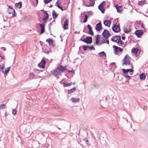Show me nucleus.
<instances>
[{
    "instance_id": "f257e3e1",
    "label": "nucleus",
    "mask_w": 148,
    "mask_h": 148,
    "mask_svg": "<svg viewBox=\"0 0 148 148\" xmlns=\"http://www.w3.org/2000/svg\"><path fill=\"white\" fill-rule=\"evenodd\" d=\"M131 59L128 55H126L122 60V65L128 66L129 68H133V66L132 63H131Z\"/></svg>"
},
{
    "instance_id": "f03ea898",
    "label": "nucleus",
    "mask_w": 148,
    "mask_h": 148,
    "mask_svg": "<svg viewBox=\"0 0 148 148\" xmlns=\"http://www.w3.org/2000/svg\"><path fill=\"white\" fill-rule=\"evenodd\" d=\"M113 47L114 48V53L115 54H117L119 52H121L123 51L122 49L115 45L113 46Z\"/></svg>"
},
{
    "instance_id": "7ed1b4c3",
    "label": "nucleus",
    "mask_w": 148,
    "mask_h": 148,
    "mask_svg": "<svg viewBox=\"0 0 148 148\" xmlns=\"http://www.w3.org/2000/svg\"><path fill=\"white\" fill-rule=\"evenodd\" d=\"M80 40L86 44H91L92 42V38L91 37H87L85 39L83 40L81 39Z\"/></svg>"
},
{
    "instance_id": "20e7f679",
    "label": "nucleus",
    "mask_w": 148,
    "mask_h": 148,
    "mask_svg": "<svg viewBox=\"0 0 148 148\" xmlns=\"http://www.w3.org/2000/svg\"><path fill=\"white\" fill-rule=\"evenodd\" d=\"M4 67V66L3 64H0V71H1L2 73L5 75L9 71V67L5 69V71L4 72L3 69Z\"/></svg>"
},
{
    "instance_id": "39448f33",
    "label": "nucleus",
    "mask_w": 148,
    "mask_h": 148,
    "mask_svg": "<svg viewBox=\"0 0 148 148\" xmlns=\"http://www.w3.org/2000/svg\"><path fill=\"white\" fill-rule=\"evenodd\" d=\"M102 35L105 38H108L110 35L109 32L107 29H105L103 33H102Z\"/></svg>"
},
{
    "instance_id": "423d86ee",
    "label": "nucleus",
    "mask_w": 148,
    "mask_h": 148,
    "mask_svg": "<svg viewBox=\"0 0 148 148\" xmlns=\"http://www.w3.org/2000/svg\"><path fill=\"white\" fill-rule=\"evenodd\" d=\"M105 1H103L98 6L99 9L103 13H104L105 11V10L104 9V6L105 5Z\"/></svg>"
},
{
    "instance_id": "0eeeda50",
    "label": "nucleus",
    "mask_w": 148,
    "mask_h": 148,
    "mask_svg": "<svg viewBox=\"0 0 148 148\" xmlns=\"http://www.w3.org/2000/svg\"><path fill=\"white\" fill-rule=\"evenodd\" d=\"M114 27L112 28L113 31L115 32H119L120 31L119 25H116V24H114Z\"/></svg>"
},
{
    "instance_id": "6e6552de",
    "label": "nucleus",
    "mask_w": 148,
    "mask_h": 148,
    "mask_svg": "<svg viewBox=\"0 0 148 148\" xmlns=\"http://www.w3.org/2000/svg\"><path fill=\"white\" fill-rule=\"evenodd\" d=\"M57 69L59 72H60V74H61L62 73L64 72L66 70V66H61L57 67Z\"/></svg>"
},
{
    "instance_id": "1a4fd4ad",
    "label": "nucleus",
    "mask_w": 148,
    "mask_h": 148,
    "mask_svg": "<svg viewBox=\"0 0 148 148\" xmlns=\"http://www.w3.org/2000/svg\"><path fill=\"white\" fill-rule=\"evenodd\" d=\"M45 60L43 59L42 60L41 62L38 64V66L39 67H41L42 68H44L45 67Z\"/></svg>"
},
{
    "instance_id": "9d476101",
    "label": "nucleus",
    "mask_w": 148,
    "mask_h": 148,
    "mask_svg": "<svg viewBox=\"0 0 148 148\" xmlns=\"http://www.w3.org/2000/svg\"><path fill=\"white\" fill-rule=\"evenodd\" d=\"M132 68H131L130 69H122V71L123 72V73L124 74H127L129 72H133L134 71V70Z\"/></svg>"
},
{
    "instance_id": "9b49d317",
    "label": "nucleus",
    "mask_w": 148,
    "mask_h": 148,
    "mask_svg": "<svg viewBox=\"0 0 148 148\" xmlns=\"http://www.w3.org/2000/svg\"><path fill=\"white\" fill-rule=\"evenodd\" d=\"M52 74L53 75H54L55 76L57 77V78H59L57 76L58 75L60 74V75H61V74H60V72H59L57 68L52 73Z\"/></svg>"
},
{
    "instance_id": "f8f14e48",
    "label": "nucleus",
    "mask_w": 148,
    "mask_h": 148,
    "mask_svg": "<svg viewBox=\"0 0 148 148\" xmlns=\"http://www.w3.org/2000/svg\"><path fill=\"white\" fill-rule=\"evenodd\" d=\"M135 34L138 37H140L143 34V32L141 30H137L135 32Z\"/></svg>"
},
{
    "instance_id": "ddd939ff",
    "label": "nucleus",
    "mask_w": 148,
    "mask_h": 148,
    "mask_svg": "<svg viewBox=\"0 0 148 148\" xmlns=\"http://www.w3.org/2000/svg\"><path fill=\"white\" fill-rule=\"evenodd\" d=\"M10 14H12V17H15L16 16L15 10L10 6Z\"/></svg>"
},
{
    "instance_id": "4468645a",
    "label": "nucleus",
    "mask_w": 148,
    "mask_h": 148,
    "mask_svg": "<svg viewBox=\"0 0 148 148\" xmlns=\"http://www.w3.org/2000/svg\"><path fill=\"white\" fill-rule=\"evenodd\" d=\"M101 22L97 24L95 27V29L98 31H100L101 29Z\"/></svg>"
},
{
    "instance_id": "2eb2a0df",
    "label": "nucleus",
    "mask_w": 148,
    "mask_h": 148,
    "mask_svg": "<svg viewBox=\"0 0 148 148\" xmlns=\"http://www.w3.org/2000/svg\"><path fill=\"white\" fill-rule=\"evenodd\" d=\"M39 25L41 28V32L40 34H42L45 32V25L43 23H39Z\"/></svg>"
},
{
    "instance_id": "dca6fc26",
    "label": "nucleus",
    "mask_w": 148,
    "mask_h": 148,
    "mask_svg": "<svg viewBox=\"0 0 148 148\" xmlns=\"http://www.w3.org/2000/svg\"><path fill=\"white\" fill-rule=\"evenodd\" d=\"M119 36H116L114 37H113L111 39V40L113 41L118 42L119 40V38L120 37Z\"/></svg>"
},
{
    "instance_id": "f3484780",
    "label": "nucleus",
    "mask_w": 148,
    "mask_h": 148,
    "mask_svg": "<svg viewBox=\"0 0 148 148\" xmlns=\"http://www.w3.org/2000/svg\"><path fill=\"white\" fill-rule=\"evenodd\" d=\"M68 20H66L65 21L63 26V27L64 30L67 29H68Z\"/></svg>"
},
{
    "instance_id": "a211bd4d",
    "label": "nucleus",
    "mask_w": 148,
    "mask_h": 148,
    "mask_svg": "<svg viewBox=\"0 0 148 148\" xmlns=\"http://www.w3.org/2000/svg\"><path fill=\"white\" fill-rule=\"evenodd\" d=\"M46 41L48 42L50 46H53V41L52 39H48L46 40Z\"/></svg>"
},
{
    "instance_id": "6ab92c4d",
    "label": "nucleus",
    "mask_w": 148,
    "mask_h": 148,
    "mask_svg": "<svg viewBox=\"0 0 148 148\" xmlns=\"http://www.w3.org/2000/svg\"><path fill=\"white\" fill-rule=\"evenodd\" d=\"M140 78L141 80H144L146 78L145 74L144 73H142L139 75Z\"/></svg>"
},
{
    "instance_id": "aec40b11",
    "label": "nucleus",
    "mask_w": 148,
    "mask_h": 148,
    "mask_svg": "<svg viewBox=\"0 0 148 148\" xmlns=\"http://www.w3.org/2000/svg\"><path fill=\"white\" fill-rule=\"evenodd\" d=\"M103 23L105 26L108 27H110L111 24L110 21L109 20H107L104 21Z\"/></svg>"
},
{
    "instance_id": "412c9836",
    "label": "nucleus",
    "mask_w": 148,
    "mask_h": 148,
    "mask_svg": "<svg viewBox=\"0 0 148 148\" xmlns=\"http://www.w3.org/2000/svg\"><path fill=\"white\" fill-rule=\"evenodd\" d=\"M44 13L45 14V15L43 19L44 20H47L49 17V15L47 11H44Z\"/></svg>"
},
{
    "instance_id": "4be33fe9",
    "label": "nucleus",
    "mask_w": 148,
    "mask_h": 148,
    "mask_svg": "<svg viewBox=\"0 0 148 148\" xmlns=\"http://www.w3.org/2000/svg\"><path fill=\"white\" fill-rule=\"evenodd\" d=\"M115 7L118 12L120 13L121 11V6H119L118 5H116Z\"/></svg>"
},
{
    "instance_id": "5701e85b",
    "label": "nucleus",
    "mask_w": 148,
    "mask_h": 148,
    "mask_svg": "<svg viewBox=\"0 0 148 148\" xmlns=\"http://www.w3.org/2000/svg\"><path fill=\"white\" fill-rule=\"evenodd\" d=\"M22 3L21 2L16 3L15 4V6L18 8H20L22 7Z\"/></svg>"
},
{
    "instance_id": "b1692460",
    "label": "nucleus",
    "mask_w": 148,
    "mask_h": 148,
    "mask_svg": "<svg viewBox=\"0 0 148 148\" xmlns=\"http://www.w3.org/2000/svg\"><path fill=\"white\" fill-rule=\"evenodd\" d=\"M76 89V88L74 87L72 89H71L70 90H68V94H71V93L74 92Z\"/></svg>"
},
{
    "instance_id": "393cba45",
    "label": "nucleus",
    "mask_w": 148,
    "mask_h": 148,
    "mask_svg": "<svg viewBox=\"0 0 148 148\" xmlns=\"http://www.w3.org/2000/svg\"><path fill=\"white\" fill-rule=\"evenodd\" d=\"M99 40V35H98L96 38V44L97 45H99V44L100 42Z\"/></svg>"
},
{
    "instance_id": "a878e982",
    "label": "nucleus",
    "mask_w": 148,
    "mask_h": 148,
    "mask_svg": "<svg viewBox=\"0 0 148 148\" xmlns=\"http://www.w3.org/2000/svg\"><path fill=\"white\" fill-rule=\"evenodd\" d=\"M98 54L101 57H102L104 56H106V54L104 51H102L101 52L99 53Z\"/></svg>"
},
{
    "instance_id": "bb28decb",
    "label": "nucleus",
    "mask_w": 148,
    "mask_h": 148,
    "mask_svg": "<svg viewBox=\"0 0 148 148\" xmlns=\"http://www.w3.org/2000/svg\"><path fill=\"white\" fill-rule=\"evenodd\" d=\"M124 77L126 79V82H129V80L130 79V76L129 75H124Z\"/></svg>"
},
{
    "instance_id": "cd10ccee",
    "label": "nucleus",
    "mask_w": 148,
    "mask_h": 148,
    "mask_svg": "<svg viewBox=\"0 0 148 148\" xmlns=\"http://www.w3.org/2000/svg\"><path fill=\"white\" fill-rule=\"evenodd\" d=\"M71 100L73 102H78L79 101V98H74L73 97L71 98Z\"/></svg>"
},
{
    "instance_id": "c85d7f7f",
    "label": "nucleus",
    "mask_w": 148,
    "mask_h": 148,
    "mask_svg": "<svg viewBox=\"0 0 148 148\" xmlns=\"http://www.w3.org/2000/svg\"><path fill=\"white\" fill-rule=\"evenodd\" d=\"M138 49L137 48H134L132 50V53H133L135 54H136L138 53Z\"/></svg>"
},
{
    "instance_id": "c756f323",
    "label": "nucleus",
    "mask_w": 148,
    "mask_h": 148,
    "mask_svg": "<svg viewBox=\"0 0 148 148\" xmlns=\"http://www.w3.org/2000/svg\"><path fill=\"white\" fill-rule=\"evenodd\" d=\"M146 3V2L145 0L140 1L138 2V4L141 6L145 4Z\"/></svg>"
},
{
    "instance_id": "7c9ffc66",
    "label": "nucleus",
    "mask_w": 148,
    "mask_h": 148,
    "mask_svg": "<svg viewBox=\"0 0 148 148\" xmlns=\"http://www.w3.org/2000/svg\"><path fill=\"white\" fill-rule=\"evenodd\" d=\"M53 18L54 19H55V18H56L57 16L58 15L56 14L55 11L54 10H53Z\"/></svg>"
},
{
    "instance_id": "2f4dec72",
    "label": "nucleus",
    "mask_w": 148,
    "mask_h": 148,
    "mask_svg": "<svg viewBox=\"0 0 148 148\" xmlns=\"http://www.w3.org/2000/svg\"><path fill=\"white\" fill-rule=\"evenodd\" d=\"M72 83V82H71L70 83H63V86L64 87H67L69 86H71V84Z\"/></svg>"
},
{
    "instance_id": "473e14b6",
    "label": "nucleus",
    "mask_w": 148,
    "mask_h": 148,
    "mask_svg": "<svg viewBox=\"0 0 148 148\" xmlns=\"http://www.w3.org/2000/svg\"><path fill=\"white\" fill-rule=\"evenodd\" d=\"M124 32L126 33H128L131 31V29H127L125 28L124 29Z\"/></svg>"
},
{
    "instance_id": "72a5a7b5",
    "label": "nucleus",
    "mask_w": 148,
    "mask_h": 148,
    "mask_svg": "<svg viewBox=\"0 0 148 148\" xmlns=\"http://www.w3.org/2000/svg\"><path fill=\"white\" fill-rule=\"evenodd\" d=\"M117 43L118 44H120L121 45H122L123 44L122 41L121 40L120 36V37L119 38V40L118 41Z\"/></svg>"
},
{
    "instance_id": "f704fd0d",
    "label": "nucleus",
    "mask_w": 148,
    "mask_h": 148,
    "mask_svg": "<svg viewBox=\"0 0 148 148\" xmlns=\"http://www.w3.org/2000/svg\"><path fill=\"white\" fill-rule=\"evenodd\" d=\"M35 75L33 73L30 72L29 74V76L30 77H34Z\"/></svg>"
},
{
    "instance_id": "c9c22d12",
    "label": "nucleus",
    "mask_w": 148,
    "mask_h": 148,
    "mask_svg": "<svg viewBox=\"0 0 148 148\" xmlns=\"http://www.w3.org/2000/svg\"><path fill=\"white\" fill-rule=\"evenodd\" d=\"M87 18H88L87 15H85V16L84 18V20L83 21V22L84 23H86L87 21Z\"/></svg>"
},
{
    "instance_id": "e433bc0d",
    "label": "nucleus",
    "mask_w": 148,
    "mask_h": 148,
    "mask_svg": "<svg viewBox=\"0 0 148 148\" xmlns=\"http://www.w3.org/2000/svg\"><path fill=\"white\" fill-rule=\"evenodd\" d=\"M5 105L4 104H2L0 106V108L1 109H3L5 108Z\"/></svg>"
},
{
    "instance_id": "4c0bfd02",
    "label": "nucleus",
    "mask_w": 148,
    "mask_h": 148,
    "mask_svg": "<svg viewBox=\"0 0 148 148\" xmlns=\"http://www.w3.org/2000/svg\"><path fill=\"white\" fill-rule=\"evenodd\" d=\"M17 112V111L16 109H13L12 110V114L14 115H15Z\"/></svg>"
},
{
    "instance_id": "58836bf2",
    "label": "nucleus",
    "mask_w": 148,
    "mask_h": 148,
    "mask_svg": "<svg viewBox=\"0 0 148 148\" xmlns=\"http://www.w3.org/2000/svg\"><path fill=\"white\" fill-rule=\"evenodd\" d=\"M102 40H103V42H105V43H107L108 45L109 44V41L108 40L103 39Z\"/></svg>"
},
{
    "instance_id": "ea45409f",
    "label": "nucleus",
    "mask_w": 148,
    "mask_h": 148,
    "mask_svg": "<svg viewBox=\"0 0 148 148\" xmlns=\"http://www.w3.org/2000/svg\"><path fill=\"white\" fill-rule=\"evenodd\" d=\"M82 48L84 51L87 50V49L88 48V46L85 45H83L82 47Z\"/></svg>"
},
{
    "instance_id": "a19ab883",
    "label": "nucleus",
    "mask_w": 148,
    "mask_h": 148,
    "mask_svg": "<svg viewBox=\"0 0 148 148\" xmlns=\"http://www.w3.org/2000/svg\"><path fill=\"white\" fill-rule=\"evenodd\" d=\"M52 0H44V2L45 3L47 4L49 3Z\"/></svg>"
},
{
    "instance_id": "79ce46f5",
    "label": "nucleus",
    "mask_w": 148,
    "mask_h": 148,
    "mask_svg": "<svg viewBox=\"0 0 148 148\" xmlns=\"http://www.w3.org/2000/svg\"><path fill=\"white\" fill-rule=\"evenodd\" d=\"M94 5V3L93 1H90V5L88 6H93Z\"/></svg>"
},
{
    "instance_id": "37998d69",
    "label": "nucleus",
    "mask_w": 148,
    "mask_h": 148,
    "mask_svg": "<svg viewBox=\"0 0 148 148\" xmlns=\"http://www.w3.org/2000/svg\"><path fill=\"white\" fill-rule=\"evenodd\" d=\"M58 0L57 1V2L56 4V5L59 8H60V5L59 3H58Z\"/></svg>"
},
{
    "instance_id": "c03bdc74",
    "label": "nucleus",
    "mask_w": 148,
    "mask_h": 148,
    "mask_svg": "<svg viewBox=\"0 0 148 148\" xmlns=\"http://www.w3.org/2000/svg\"><path fill=\"white\" fill-rule=\"evenodd\" d=\"M87 27L89 29V31H91L92 30V28L88 24L87 25Z\"/></svg>"
},
{
    "instance_id": "a18cd8bd",
    "label": "nucleus",
    "mask_w": 148,
    "mask_h": 148,
    "mask_svg": "<svg viewBox=\"0 0 148 148\" xmlns=\"http://www.w3.org/2000/svg\"><path fill=\"white\" fill-rule=\"evenodd\" d=\"M88 33L89 34H90L92 36L94 34L93 32V31H92V30H91V31H89Z\"/></svg>"
},
{
    "instance_id": "49530a36",
    "label": "nucleus",
    "mask_w": 148,
    "mask_h": 148,
    "mask_svg": "<svg viewBox=\"0 0 148 148\" xmlns=\"http://www.w3.org/2000/svg\"><path fill=\"white\" fill-rule=\"evenodd\" d=\"M67 71L68 72L73 73H75V71L73 69H72V70H71L69 71V70H67Z\"/></svg>"
},
{
    "instance_id": "de8ad7c7",
    "label": "nucleus",
    "mask_w": 148,
    "mask_h": 148,
    "mask_svg": "<svg viewBox=\"0 0 148 148\" xmlns=\"http://www.w3.org/2000/svg\"><path fill=\"white\" fill-rule=\"evenodd\" d=\"M88 48L90 49V50H92L93 49H94V48L93 47V46H92V47H90V46H88Z\"/></svg>"
},
{
    "instance_id": "09e8293b",
    "label": "nucleus",
    "mask_w": 148,
    "mask_h": 148,
    "mask_svg": "<svg viewBox=\"0 0 148 148\" xmlns=\"http://www.w3.org/2000/svg\"><path fill=\"white\" fill-rule=\"evenodd\" d=\"M105 42H103V40H101L100 42H99V43L100 45L102 44L103 43H105Z\"/></svg>"
},
{
    "instance_id": "8fccbe9b",
    "label": "nucleus",
    "mask_w": 148,
    "mask_h": 148,
    "mask_svg": "<svg viewBox=\"0 0 148 148\" xmlns=\"http://www.w3.org/2000/svg\"><path fill=\"white\" fill-rule=\"evenodd\" d=\"M85 142H86V144H88V140L87 139V138H85V139H84Z\"/></svg>"
},
{
    "instance_id": "3c124183",
    "label": "nucleus",
    "mask_w": 148,
    "mask_h": 148,
    "mask_svg": "<svg viewBox=\"0 0 148 148\" xmlns=\"http://www.w3.org/2000/svg\"><path fill=\"white\" fill-rule=\"evenodd\" d=\"M13 57L15 58V52H13Z\"/></svg>"
},
{
    "instance_id": "603ef678",
    "label": "nucleus",
    "mask_w": 148,
    "mask_h": 148,
    "mask_svg": "<svg viewBox=\"0 0 148 148\" xmlns=\"http://www.w3.org/2000/svg\"><path fill=\"white\" fill-rule=\"evenodd\" d=\"M1 49L2 50H3V51H5V48H4V47H2L1 48Z\"/></svg>"
},
{
    "instance_id": "864d4df0",
    "label": "nucleus",
    "mask_w": 148,
    "mask_h": 148,
    "mask_svg": "<svg viewBox=\"0 0 148 148\" xmlns=\"http://www.w3.org/2000/svg\"><path fill=\"white\" fill-rule=\"evenodd\" d=\"M122 40H124L125 39V37L124 36H122Z\"/></svg>"
},
{
    "instance_id": "5fc2aeb1",
    "label": "nucleus",
    "mask_w": 148,
    "mask_h": 148,
    "mask_svg": "<svg viewBox=\"0 0 148 148\" xmlns=\"http://www.w3.org/2000/svg\"><path fill=\"white\" fill-rule=\"evenodd\" d=\"M115 64V63L114 62H112L110 64V65H112L114 64Z\"/></svg>"
},
{
    "instance_id": "6e6d98bb",
    "label": "nucleus",
    "mask_w": 148,
    "mask_h": 148,
    "mask_svg": "<svg viewBox=\"0 0 148 148\" xmlns=\"http://www.w3.org/2000/svg\"><path fill=\"white\" fill-rule=\"evenodd\" d=\"M60 9H61L62 11H63V10L62 9V7H60Z\"/></svg>"
},
{
    "instance_id": "4d7b16f0",
    "label": "nucleus",
    "mask_w": 148,
    "mask_h": 148,
    "mask_svg": "<svg viewBox=\"0 0 148 148\" xmlns=\"http://www.w3.org/2000/svg\"><path fill=\"white\" fill-rule=\"evenodd\" d=\"M70 135L71 136H72L73 135V134L72 133H71L70 134Z\"/></svg>"
},
{
    "instance_id": "13d9d810",
    "label": "nucleus",
    "mask_w": 148,
    "mask_h": 148,
    "mask_svg": "<svg viewBox=\"0 0 148 148\" xmlns=\"http://www.w3.org/2000/svg\"><path fill=\"white\" fill-rule=\"evenodd\" d=\"M73 85H74V84H75V82H73Z\"/></svg>"
},
{
    "instance_id": "bf43d9fd",
    "label": "nucleus",
    "mask_w": 148,
    "mask_h": 148,
    "mask_svg": "<svg viewBox=\"0 0 148 148\" xmlns=\"http://www.w3.org/2000/svg\"><path fill=\"white\" fill-rule=\"evenodd\" d=\"M36 1H37V2L38 3V0H36Z\"/></svg>"
},
{
    "instance_id": "052dcab7",
    "label": "nucleus",
    "mask_w": 148,
    "mask_h": 148,
    "mask_svg": "<svg viewBox=\"0 0 148 148\" xmlns=\"http://www.w3.org/2000/svg\"><path fill=\"white\" fill-rule=\"evenodd\" d=\"M58 129H59V130H61L60 128H59V127H58Z\"/></svg>"
},
{
    "instance_id": "680f3d73",
    "label": "nucleus",
    "mask_w": 148,
    "mask_h": 148,
    "mask_svg": "<svg viewBox=\"0 0 148 148\" xmlns=\"http://www.w3.org/2000/svg\"><path fill=\"white\" fill-rule=\"evenodd\" d=\"M89 0V1H92V0Z\"/></svg>"
},
{
    "instance_id": "e2e57ef3",
    "label": "nucleus",
    "mask_w": 148,
    "mask_h": 148,
    "mask_svg": "<svg viewBox=\"0 0 148 148\" xmlns=\"http://www.w3.org/2000/svg\"><path fill=\"white\" fill-rule=\"evenodd\" d=\"M9 8V6H8Z\"/></svg>"
},
{
    "instance_id": "0e129e2a",
    "label": "nucleus",
    "mask_w": 148,
    "mask_h": 148,
    "mask_svg": "<svg viewBox=\"0 0 148 148\" xmlns=\"http://www.w3.org/2000/svg\"><path fill=\"white\" fill-rule=\"evenodd\" d=\"M0 57H1V56H0Z\"/></svg>"
}]
</instances>
